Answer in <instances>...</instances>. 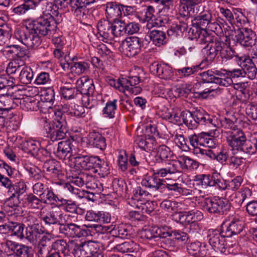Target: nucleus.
<instances>
[{"label":"nucleus","instance_id":"18","mask_svg":"<svg viewBox=\"0 0 257 257\" xmlns=\"http://www.w3.org/2000/svg\"><path fill=\"white\" fill-rule=\"evenodd\" d=\"M193 35L192 39H195L198 43L200 44H205L207 43V46L214 42L216 38H214L212 36L209 34L206 29L201 28H194L190 29Z\"/></svg>","mask_w":257,"mask_h":257},{"label":"nucleus","instance_id":"30","mask_svg":"<svg viewBox=\"0 0 257 257\" xmlns=\"http://www.w3.org/2000/svg\"><path fill=\"white\" fill-rule=\"evenodd\" d=\"M201 81L197 82L194 85V89L199 88L201 87L204 88L206 84L215 83L216 70L212 71L211 70H208L201 73Z\"/></svg>","mask_w":257,"mask_h":257},{"label":"nucleus","instance_id":"8","mask_svg":"<svg viewBox=\"0 0 257 257\" xmlns=\"http://www.w3.org/2000/svg\"><path fill=\"white\" fill-rule=\"evenodd\" d=\"M203 207L211 213L224 214L230 210V204L223 198H207L204 199Z\"/></svg>","mask_w":257,"mask_h":257},{"label":"nucleus","instance_id":"28","mask_svg":"<svg viewBox=\"0 0 257 257\" xmlns=\"http://www.w3.org/2000/svg\"><path fill=\"white\" fill-rule=\"evenodd\" d=\"M88 143L89 145L101 150L106 147V140L104 137L97 132H91L88 136Z\"/></svg>","mask_w":257,"mask_h":257},{"label":"nucleus","instance_id":"36","mask_svg":"<svg viewBox=\"0 0 257 257\" xmlns=\"http://www.w3.org/2000/svg\"><path fill=\"white\" fill-rule=\"evenodd\" d=\"M181 170L193 171L198 168L199 163L195 160L186 156H181L178 157Z\"/></svg>","mask_w":257,"mask_h":257},{"label":"nucleus","instance_id":"51","mask_svg":"<svg viewBox=\"0 0 257 257\" xmlns=\"http://www.w3.org/2000/svg\"><path fill=\"white\" fill-rule=\"evenodd\" d=\"M117 100L114 99L113 100L108 101L106 103L105 106L103 110V114L105 117H108L110 118L114 117L115 111L117 108Z\"/></svg>","mask_w":257,"mask_h":257},{"label":"nucleus","instance_id":"48","mask_svg":"<svg viewBox=\"0 0 257 257\" xmlns=\"http://www.w3.org/2000/svg\"><path fill=\"white\" fill-rule=\"evenodd\" d=\"M199 70V66L193 65L191 67H184L176 70V73L180 78L188 77L196 73Z\"/></svg>","mask_w":257,"mask_h":257},{"label":"nucleus","instance_id":"54","mask_svg":"<svg viewBox=\"0 0 257 257\" xmlns=\"http://www.w3.org/2000/svg\"><path fill=\"white\" fill-rule=\"evenodd\" d=\"M89 68V64L84 61L74 62L71 66L72 72L77 75H81L84 73Z\"/></svg>","mask_w":257,"mask_h":257},{"label":"nucleus","instance_id":"53","mask_svg":"<svg viewBox=\"0 0 257 257\" xmlns=\"http://www.w3.org/2000/svg\"><path fill=\"white\" fill-rule=\"evenodd\" d=\"M242 182V179L241 177L240 176H237L227 183H225L224 186H223V184L221 185L220 184L222 187L219 188L223 190L227 189L228 190L235 191L240 187Z\"/></svg>","mask_w":257,"mask_h":257},{"label":"nucleus","instance_id":"44","mask_svg":"<svg viewBox=\"0 0 257 257\" xmlns=\"http://www.w3.org/2000/svg\"><path fill=\"white\" fill-rule=\"evenodd\" d=\"M171 156L170 149L165 145L159 146L157 154L155 156L156 161L158 163H162Z\"/></svg>","mask_w":257,"mask_h":257},{"label":"nucleus","instance_id":"49","mask_svg":"<svg viewBox=\"0 0 257 257\" xmlns=\"http://www.w3.org/2000/svg\"><path fill=\"white\" fill-rule=\"evenodd\" d=\"M67 187L69 189H71V191H72V194H75L80 198H85L88 201H91L92 202H94L95 200L94 194L93 193H90L79 189H74L69 185H67Z\"/></svg>","mask_w":257,"mask_h":257},{"label":"nucleus","instance_id":"1","mask_svg":"<svg viewBox=\"0 0 257 257\" xmlns=\"http://www.w3.org/2000/svg\"><path fill=\"white\" fill-rule=\"evenodd\" d=\"M55 114V117L52 124L46 117H41L40 120V123L43 125L47 137L52 142L65 138L68 132L67 123L65 115L59 111L56 112Z\"/></svg>","mask_w":257,"mask_h":257},{"label":"nucleus","instance_id":"12","mask_svg":"<svg viewBox=\"0 0 257 257\" xmlns=\"http://www.w3.org/2000/svg\"><path fill=\"white\" fill-rule=\"evenodd\" d=\"M122 46L123 52L127 57H134L141 51V40L138 37H130L122 42Z\"/></svg>","mask_w":257,"mask_h":257},{"label":"nucleus","instance_id":"15","mask_svg":"<svg viewBox=\"0 0 257 257\" xmlns=\"http://www.w3.org/2000/svg\"><path fill=\"white\" fill-rule=\"evenodd\" d=\"M98 34L105 42L112 40L113 38L112 23L111 21L101 19L97 23Z\"/></svg>","mask_w":257,"mask_h":257},{"label":"nucleus","instance_id":"50","mask_svg":"<svg viewBox=\"0 0 257 257\" xmlns=\"http://www.w3.org/2000/svg\"><path fill=\"white\" fill-rule=\"evenodd\" d=\"M207 47H209V48L206 52V59L208 61H212L219 53V49L220 46L218 45V40L215 39L214 42H212Z\"/></svg>","mask_w":257,"mask_h":257},{"label":"nucleus","instance_id":"42","mask_svg":"<svg viewBox=\"0 0 257 257\" xmlns=\"http://www.w3.org/2000/svg\"><path fill=\"white\" fill-rule=\"evenodd\" d=\"M22 149L26 153L35 156L40 150V143L33 140L25 141L22 144Z\"/></svg>","mask_w":257,"mask_h":257},{"label":"nucleus","instance_id":"35","mask_svg":"<svg viewBox=\"0 0 257 257\" xmlns=\"http://www.w3.org/2000/svg\"><path fill=\"white\" fill-rule=\"evenodd\" d=\"M218 45L220 46L219 52L222 59H230L234 56L238 57L236 52L229 44L218 40Z\"/></svg>","mask_w":257,"mask_h":257},{"label":"nucleus","instance_id":"23","mask_svg":"<svg viewBox=\"0 0 257 257\" xmlns=\"http://www.w3.org/2000/svg\"><path fill=\"white\" fill-rule=\"evenodd\" d=\"M209 128L213 127H224L228 131H232L234 130H238L236 126L234 124V122L229 118L223 117L221 119L218 120L215 116L210 115Z\"/></svg>","mask_w":257,"mask_h":257},{"label":"nucleus","instance_id":"13","mask_svg":"<svg viewBox=\"0 0 257 257\" xmlns=\"http://www.w3.org/2000/svg\"><path fill=\"white\" fill-rule=\"evenodd\" d=\"M97 244L91 240L81 242L75 246L73 254L75 257H89L98 250Z\"/></svg>","mask_w":257,"mask_h":257},{"label":"nucleus","instance_id":"21","mask_svg":"<svg viewBox=\"0 0 257 257\" xmlns=\"http://www.w3.org/2000/svg\"><path fill=\"white\" fill-rule=\"evenodd\" d=\"M244 227L242 220L238 218H233L228 226H222L223 234L226 237L240 233Z\"/></svg>","mask_w":257,"mask_h":257},{"label":"nucleus","instance_id":"63","mask_svg":"<svg viewBox=\"0 0 257 257\" xmlns=\"http://www.w3.org/2000/svg\"><path fill=\"white\" fill-rule=\"evenodd\" d=\"M188 252L192 255H200L201 256L205 255L202 251H204V248L203 249L201 248V244L199 242H194L191 243L187 246Z\"/></svg>","mask_w":257,"mask_h":257},{"label":"nucleus","instance_id":"20","mask_svg":"<svg viewBox=\"0 0 257 257\" xmlns=\"http://www.w3.org/2000/svg\"><path fill=\"white\" fill-rule=\"evenodd\" d=\"M76 87L81 94L92 95L94 92L95 87L93 81L87 77L79 78L75 82Z\"/></svg>","mask_w":257,"mask_h":257},{"label":"nucleus","instance_id":"38","mask_svg":"<svg viewBox=\"0 0 257 257\" xmlns=\"http://www.w3.org/2000/svg\"><path fill=\"white\" fill-rule=\"evenodd\" d=\"M114 231L116 236L122 239L130 238L134 233L132 226L128 224H119Z\"/></svg>","mask_w":257,"mask_h":257},{"label":"nucleus","instance_id":"11","mask_svg":"<svg viewBox=\"0 0 257 257\" xmlns=\"http://www.w3.org/2000/svg\"><path fill=\"white\" fill-rule=\"evenodd\" d=\"M200 3L199 0H179V15L184 18L196 15L199 11L200 6L198 4Z\"/></svg>","mask_w":257,"mask_h":257},{"label":"nucleus","instance_id":"22","mask_svg":"<svg viewBox=\"0 0 257 257\" xmlns=\"http://www.w3.org/2000/svg\"><path fill=\"white\" fill-rule=\"evenodd\" d=\"M122 5L115 2H107L105 5V15L107 20L113 21L121 17Z\"/></svg>","mask_w":257,"mask_h":257},{"label":"nucleus","instance_id":"57","mask_svg":"<svg viewBox=\"0 0 257 257\" xmlns=\"http://www.w3.org/2000/svg\"><path fill=\"white\" fill-rule=\"evenodd\" d=\"M251 195V191L248 188H242L240 191L235 193V197H236L235 202L239 205H241L245 199L249 197Z\"/></svg>","mask_w":257,"mask_h":257},{"label":"nucleus","instance_id":"32","mask_svg":"<svg viewBox=\"0 0 257 257\" xmlns=\"http://www.w3.org/2000/svg\"><path fill=\"white\" fill-rule=\"evenodd\" d=\"M136 141L138 146L144 151H152L156 149V142L154 137H139Z\"/></svg>","mask_w":257,"mask_h":257},{"label":"nucleus","instance_id":"16","mask_svg":"<svg viewBox=\"0 0 257 257\" xmlns=\"http://www.w3.org/2000/svg\"><path fill=\"white\" fill-rule=\"evenodd\" d=\"M182 172L179 159L170 161L165 168L158 169V176L160 177H169Z\"/></svg>","mask_w":257,"mask_h":257},{"label":"nucleus","instance_id":"46","mask_svg":"<svg viewBox=\"0 0 257 257\" xmlns=\"http://www.w3.org/2000/svg\"><path fill=\"white\" fill-rule=\"evenodd\" d=\"M113 38L125 34V23L119 19L112 21Z\"/></svg>","mask_w":257,"mask_h":257},{"label":"nucleus","instance_id":"40","mask_svg":"<svg viewBox=\"0 0 257 257\" xmlns=\"http://www.w3.org/2000/svg\"><path fill=\"white\" fill-rule=\"evenodd\" d=\"M223 73L216 70V76L215 83L220 86L228 87L233 84V80L230 75L227 74V70H223Z\"/></svg>","mask_w":257,"mask_h":257},{"label":"nucleus","instance_id":"24","mask_svg":"<svg viewBox=\"0 0 257 257\" xmlns=\"http://www.w3.org/2000/svg\"><path fill=\"white\" fill-rule=\"evenodd\" d=\"M194 181L198 184H201L203 188H206L207 187H218L219 188L222 187L220 184L222 185V183L220 180L215 179L210 175H198L195 176Z\"/></svg>","mask_w":257,"mask_h":257},{"label":"nucleus","instance_id":"17","mask_svg":"<svg viewBox=\"0 0 257 257\" xmlns=\"http://www.w3.org/2000/svg\"><path fill=\"white\" fill-rule=\"evenodd\" d=\"M157 173L158 169L154 170L151 176L144 178L141 182L142 186L152 191H157L161 188V187L164 185L165 180L159 178Z\"/></svg>","mask_w":257,"mask_h":257},{"label":"nucleus","instance_id":"62","mask_svg":"<svg viewBox=\"0 0 257 257\" xmlns=\"http://www.w3.org/2000/svg\"><path fill=\"white\" fill-rule=\"evenodd\" d=\"M179 203L176 201L165 200L161 203V207L168 212H176L178 211Z\"/></svg>","mask_w":257,"mask_h":257},{"label":"nucleus","instance_id":"9","mask_svg":"<svg viewBox=\"0 0 257 257\" xmlns=\"http://www.w3.org/2000/svg\"><path fill=\"white\" fill-rule=\"evenodd\" d=\"M94 3L95 0H69L68 4L73 15L78 19L82 21L87 17L88 11L86 8L87 6Z\"/></svg>","mask_w":257,"mask_h":257},{"label":"nucleus","instance_id":"10","mask_svg":"<svg viewBox=\"0 0 257 257\" xmlns=\"http://www.w3.org/2000/svg\"><path fill=\"white\" fill-rule=\"evenodd\" d=\"M235 39L237 43L245 48H250L255 44L256 36L250 28L243 27L235 32Z\"/></svg>","mask_w":257,"mask_h":257},{"label":"nucleus","instance_id":"19","mask_svg":"<svg viewBox=\"0 0 257 257\" xmlns=\"http://www.w3.org/2000/svg\"><path fill=\"white\" fill-rule=\"evenodd\" d=\"M150 70L161 79H168L173 76L172 68L166 63H153L150 67Z\"/></svg>","mask_w":257,"mask_h":257},{"label":"nucleus","instance_id":"61","mask_svg":"<svg viewBox=\"0 0 257 257\" xmlns=\"http://www.w3.org/2000/svg\"><path fill=\"white\" fill-rule=\"evenodd\" d=\"M25 168L30 177L34 180H40L43 177L41 170L37 166L33 165H27Z\"/></svg>","mask_w":257,"mask_h":257},{"label":"nucleus","instance_id":"58","mask_svg":"<svg viewBox=\"0 0 257 257\" xmlns=\"http://www.w3.org/2000/svg\"><path fill=\"white\" fill-rule=\"evenodd\" d=\"M156 237L166 238L168 236H172L173 231L168 226H154Z\"/></svg>","mask_w":257,"mask_h":257},{"label":"nucleus","instance_id":"39","mask_svg":"<svg viewBox=\"0 0 257 257\" xmlns=\"http://www.w3.org/2000/svg\"><path fill=\"white\" fill-rule=\"evenodd\" d=\"M20 196H10L6 200L5 206L6 207L9 208V211H14V213L19 214L22 211V208L20 205Z\"/></svg>","mask_w":257,"mask_h":257},{"label":"nucleus","instance_id":"6","mask_svg":"<svg viewBox=\"0 0 257 257\" xmlns=\"http://www.w3.org/2000/svg\"><path fill=\"white\" fill-rule=\"evenodd\" d=\"M63 222L59 227V230L61 233L70 237H80L82 236H86L89 234L88 230L86 229L85 227L93 228L96 230H99L101 226L97 224L90 225H83L82 226L78 225L74 223H70L64 224Z\"/></svg>","mask_w":257,"mask_h":257},{"label":"nucleus","instance_id":"5","mask_svg":"<svg viewBox=\"0 0 257 257\" xmlns=\"http://www.w3.org/2000/svg\"><path fill=\"white\" fill-rule=\"evenodd\" d=\"M227 141L232 151H242L248 154L251 147L250 140L246 139L244 133L240 129L227 131Z\"/></svg>","mask_w":257,"mask_h":257},{"label":"nucleus","instance_id":"47","mask_svg":"<svg viewBox=\"0 0 257 257\" xmlns=\"http://www.w3.org/2000/svg\"><path fill=\"white\" fill-rule=\"evenodd\" d=\"M33 78V72L29 67H23L20 71L19 80L20 82L25 84H30Z\"/></svg>","mask_w":257,"mask_h":257},{"label":"nucleus","instance_id":"25","mask_svg":"<svg viewBox=\"0 0 257 257\" xmlns=\"http://www.w3.org/2000/svg\"><path fill=\"white\" fill-rule=\"evenodd\" d=\"M55 156L60 159H65L69 158L72 153L71 141L67 140L60 142L58 144L57 150L54 151Z\"/></svg>","mask_w":257,"mask_h":257},{"label":"nucleus","instance_id":"3","mask_svg":"<svg viewBox=\"0 0 257 257\" xmlns=\"http://www.w3.org/2000/svg\"><path fill=\"white\" fill-rule=\"evenodd\" d=\"M57 22L51 16H41L36 20H27L26 28L34 30L40 35L52 36L55 33Z\"/></svg>","mask_w":257,"mask_h":257},{"label":"nucleus","instance_id":"43","mask_svg":"<svg viewBox=\"0 0 257 257\" xmlns=\"http://www.w3.org/2000/svg\"><path fill=\"white\" fill-rule=\"evenodd\" d=\"M212 16L211 13L209 11H204L200 13L198 16L195 17L194 20L196 22L197 24L199 26V28L207 27L211 22Z\"/></svg>","mask_w":257,"mask_h":257},{"label":"nucleus","instance_id":"41","mask_svg":"<svg viewBox=\"0 0 257 257\" xmlns=\"http://www.w3.org/2000/svg\"><path fill=\"white\" fill-rule=\"evenodd\" d=\"M39 101L33 97H27L20 102L21 107L25 110L36 111L39 108Z\"/></svg>","mask_w":257,"mask_h":257},{"label":"nucleus","instance_id":"37","mask_svg":"<svg viewBox=\"0 0 257 257\" xmlns=\"http://www.w3.org/2000/svg\"><path fill=\"white\" fill-rule=\"evenodd\" d=\"M70 82H66L64 86L60 87V92L62 96L65 99H72L77 97L80 95V93L78 90L77 89L76 87H69L68 84H70Z\"/></svg>","mask_w":257,"mask_h":257},{"label":"nucleus","instance_id":"59","mask_svg":"<svg viewBox=\"0 0 257 257\" xmlns=\"http://www.w3.org/2000/svg\"><path fill=\"white\" fill-rule=\"evenodd\" d=\"M122 89H128L130 86H135L140 82V77L138 76H129L127 78H121Z\"/></svg>","mask_w":257,"mask_h":257},{"label":"nucleus","instance_id":"7","mask_svg":"<svg viewBox=\"0 0 257 257\" xmlns=\"http://www.w3.org/2000/svg\"><path fill=\"white\" fill-rule=\"evenodd\" d=\"M16 39L29 48L38 47L41 43L40 35L34 30H18L15 33Z\"/></svg>","mask_w":257,"mask_h":257},{"label":"nucleus","instance_id":"56","mask_svg":"<svg viewBox=\"0 0 257 257\" xmlns=\"http://www.w3.org/2000/svg\"><path fill=\"white\" fill-rule=\"evenodd\" d=\"M11 232L20 239L25 238L24 225L18 222H11Z\"/></svg>","mask_w":257,"mask_h":257},{"label":"nucleus","instance_id":"45","mask_svg":"<svg viewBox=\"0 0 257 257\" xmlns=\"http://www.w3.org/2000/svg\"><path fill=\"white\" fill-rule=\"evenodd\" d=\"M8 190V193L10 196H20V195L24 193L26 191V185L23 182H19L15 184L11 183L10 186L7 187Z\"/></svg>","mask_w":257,"mask_h":257},{"label":"nucleus","instance_id":"2","mask_svg":"<svg viewBox=\"0 0 257 257\" xmlns=\"http://www.w3.org/2000/svg\"><path fill=\"white\" fill-rule=\"evenodd\" d=\"M75 162L82 169L90 170L94 169V172L98 173L101 177H104L110 173L108 162L98 156H77L75 158Z\"/></svg>","mask_w":257,"mask_h":257},{"label":"nucleus","instance_id":"52","mask_svg":"<svg viewBox=\"0 0 257 257\" xmlns=\"http://www.w3.org/2000/svg\"><path fill=\"white\" fill-rule=\"evenodd\" d=\"M40 198L44 203L51 204L60 202V199L57 195L54 193L52 190L49 188L42 194Z\"/></svg>","mask_w":257,"mask_h":257},{"label":"nucleus","instance_id":"34","mask_svg":"<svg viewBox=\"0 0 257 257\" xmlns=\"http://www.w3.org/2000/svg\"><path fill=\"white\" fill-rule=\"evenodd\" d=\"M43 170L55 177H58L61 172L59 163L55 160L45 161L43 165Z\"/></svg>","mask_w":257,"mask_h":257},{"label":"nucleus","instance_id":"26","mask_svg":"<svg viewBox=\"0 0 257 257\" xmlns=\"http://www.w3.org/2000/svg\"><path fill=\"white\" fill-rule=\"evenodd\" d=\"M43 229L41 225L26 227L25 238L33 244L38 243L43 234Z\"/></svg>","mask_w":257,"mask_h":257},{"label":"nucleus","instance_id":"31","mask_svg":"<svg viewBox=\"0 0 257 257\" xmlns=\"http://www.w3.org/2000/svg\"><path fill=\"white\" fill-rule=\"evenodd\" d=\"M41 217L44 222L48 225L59 224L61 226L65 221L62 219L63 214H58L56 212L51 211L46 214H41Z\"/></svg>","mask_w":257,"mask_h":257},{"label":"nucleus","instance_id":"60","mask_svg":"<svg viewBox=\"0 0 257 257\" xmlns=\"http://www.w3.org/2000/svg\"><path fill=\"white\" fill-rule=\"evenodd\" d=\"M85 185L87 188L92 190H97V192H100L102 190V184L96 180L92 176L87 175V181Z\"/></svg>","mask_w":257,"mask_h":257},{"label":"nucleus","instance_id":"14","mask_svg":"<svg viewBox=\"0 0 257 257\" xmlns=\"http://www.w3.org/2000/svg\"><path fill=\"white\" fill-rule=\"evenodd\" d=\"M209 242L214 249L217 252L226 254V248L225 237L223 231L219 232L214 230L209 235Z\"/></svg>","mask_w":257,"mask_h":257},{"label":"nucleus","instance_id":"4","mask_svg":"<svg viewBox=\"0 0 257 257\" xmlns=\"http://www.w3.org/2000/svg\"><path fill=\"white\" fill-rule=\"evenodd\" d=\"M183 122L189 129L197 128L199 124L209 127L210 115L203 110H196L193 113L189 111L182 112Z\"/></svg>","mask_w":257,"mask_h":257},{"label":"nucleus","instance_id":"64","mask_svg":"<svg viewBox=\"0 0 257 257\" xmlns=\"http://www.w3.org/2000/svg\"><path fill=\"white\" fill-rule=\"evenodd\" d=\"M27 203L29 206L35 209H39L42 207V200L38 198L33 194H29L26 199Z\"/></svg>","mask_w":257,"mask_h":257},{"label":"nucleus","instance_id":"55","mask_svg":"<svg viewBox=\"0 0 257 257\" xmlns=\"http://www.w3.org/2000/svg\"><path fill=\"white\" fill-rule=\"evenodd\" d=\"M60 206L63 210L70 213H76L77 210V206L75 201L71 200H67L60 198Z\"/></svg>","mask_w":257,"mask_h":257},{"label":"nucleus","instance_id":"29","mask_svg":"<svg viewBox=\"0 0 257 257\" xmlns=\"http://www.w3.org/2000/svg\"><path fill=\"white\" fill-rule=\"evenodd\" d=\"M238 60L242 61L244 77H247L251 80L254 79L256 77L257 69L254 64L251 62V60L246 58L243 59L242 57H239Z\"/></svg>","mask_w":257,"mask_h":257},{"label":"nucleus","instance_id":"27","mask_svg":"<svg viewBox=\"0 0 257 257\" xmlns=\"http://www.w3.org/2000/svg\"><path fill=\"white\" fill-rule=\"evenodd\" d=\"M166 35L164 32L159 30H153L146 36L145 40L152 42L157 47H160L166 43Z\"/></svg>","mask_w":257,"mask_h":257},{"label":"nucleus","instance_id":"33","mask_svg":"<svg viewBox=\"0 0 257 257\" xmlns=\"http://www.w3.org/2000/svg\"><path fill=\"white\" fill-rule=\"evenodd\" d=\"M87 174H81L78 176H72V179L70 180V183H66L63 184V187L71 193H72V191L71 189H69L67 187V185H69L71 186L74 189H77L75 187H81L85 184L86 181H87Z\"/></svg>","mask_w":257,"mask_h":257}]
</instances>
